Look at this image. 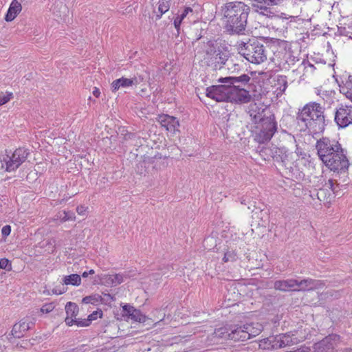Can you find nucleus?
Wrapping results in <instances>:
<instances>
[{"label":"nucleus","instance_id":"f257e3e1","mask_svg":"<svg viewBox=\"0 0 352 352\" xmlns=\"http://www.w3.org/2000/svg\"><path fill=\"white\" fill-rule=\"evenodd\" d=\"M319 159L331 170L342 171L347 170L349 160L342 145L336 139L323 137L316 144Z\"/></svg>","mask_w":352,"mask_h":352},{"label":"nucleus","instance_id":"f03ea898","mask_svg":"<svg viewBox=\"0 0 352 352\" xmlns=\"http://www.w3.org/2000/svg\"><path fill=\"white\" fill-rule=\"evenodd\" d=\"M250 8L241 1L225 3L221 8L224 28L231 34H241L245 30Z\"/></svg>","mask_w":352,"mask_h":352},{"label":"nucleus","instance_id":"7ed1b4c3","mask_svg":"<svg viewBox=\"0 0 352 352\" xmlns=\"http://www.w3.org/2000/svg\"><path fill=\"white\" fill-rule=\"evenodd\" d=\"M324 111V108L319 103L309 102L298 113V123L310 133H320L324 130L326 126Z\"/></svg>","mask_w":352,"mask_h":352},{"label":"nucleus","instance_id":"20e7f679","mask_svg":"<svg viewBox=\"0 0 352 352\" xmlns=\"http://www.w3.org/2000/svg\"><path fill=\"white\" fill-rule=\"evenodd\" d=\"M236 46L239 53L251 63L261 64L267 59L265 47L256 38L249 39L247 42L239 41Z\"/></svg>","mask_w":352,"mask_h":352},{"label":"nucleus","instance_id":"39448f33","mask_svg":"<svg viewBox=\"0 0 352 352\" xmlns=\"http://www.w3.org/2000/svg\"><path fill=\"white\" fill-rule=\"evenodd\" d=\"M263 327L258 322L230 325V340L245 341L259 335Z\"/></svg>","mask_w":352,"mask_h":352},{"label":"nucleus","instance_id":"423d86ee","mask_svg":"<svg viewBox=\"0 0 352 352\" xmlns=\"http://www.w3.org/2000/svg\"><path fill=\"white\" fill-rule=\"evenodd\" d=\"M277 129L278 124L275 116L270 114L257 124L254 133V140L259 144L267 142L271 140Z\"/></svg>","mask_w":352,"mask_h":352},{"label":"nucleus","instance_id":"0eeeda50","mask_svg":"<svg viewBox=\"0 0 352 352\" xmlns=\"http://www.w3.org/2000/svg\"><path fill=\"white\" fill-rule=\"evenodd\" d=\"M28 153L25 148H19L14 152H6L0 157L1 167L7 172L16 170L27 159Z\"/></svg>","mask_w":352,"mask_h":352},{"label":"nucleus","instance_id":"6e6552de","mask_svg":"<svg viewBox=\"0 0 352 352\" xmlns=\"http://www.w3.org/2000/svg\"><path fill=\"white\" fill-rule=\"evenodd\" d=\"M307 334L306 330L300 327L286 333L276 335L274 338L275 344H274L273 346L280 349L297 344L304 341L307 338Z\"/></svg>","mask_w":352,"mask_h":352},{"label":"nucleus","instance_id":"1a4fd4ad","mask_svg":"<svg viewBox=\"0 0 352 352\" xmlns=\"http://www.w3.org/2000/svg\"><path fill=\"white\" fill-rule=\"evenodd\" d=\"M334 121L339 129H344L352 124V105L340 104L334 112Z\"/></svg>","mask_w":352,"mask_h":352},{"label":"nucleus","instance_id":"9d476101","mask_svg":"<svg viewBox=\"0 0 352 352\" xmlns=\"http://www.w3.org/2000/svg\"><path fill=\"white\" fill-rule=\"evenodd\" d=\"M340 342L341 338L339 335L331 334L314 344V349L315 352H334Z\"/></svg>","mask_w":352,"mask_h":352},{"label":"nucleus","instance_id":"9b49d317","mask_svg":"<svg viewBox=\"0 0 352 352\" xmlns=\"http://www.w3.org/2000/svg\"><path fill=\"white\" fill-rule=\"evenodd\" d=\"M213 85L206 89V96L217 102L229 101L230 87L226 83Z\"/></svg>","mask_w":352,"mask_h":352},{"label":"nucleus","instance_id":"f8f14e48","mask_svg":"<svg viewBox=\"0 0 352 352\" xmlns=\"http://www.w3.org/2000/svg\"><path fill=\"white\" fill-rule=\"evenodd\" d=\"M36 319L33 316H27L16 323L12 328V335L15 338L23 337L25 333L31 329L35 324Z\"/></svg>","mask_w":352,"mask_h":352},{"label":"nucleus","instance_id":"ddd939ff","mask_svg":"<svg viewBox=\"0 0 352 352\" xmlns=\"http://www.w3.org/2000/svg\"><path fill=\"white\" fill-rule=\"evenodd\" d=\"M251 100L250 92L245 88L230 87L229 101L235 103H248Z\"/></svg>","mask_w":352,"mask_h":352},{"label":"nucleus","instance_id":"4468645a","mask_svg":"<svg viewBox=\"0 0 352 352\" xmlns=\"http://www.w3.org/2000/svg\"><path fill=\"white\" fill-rule=\"evenodd\" d=\"M266 106L261 102L251 103L248 106V113L255 122H261L267 116L265 114Z\"/></svg>","mask_w":352,"mask_h":352},{"label":"nucleus","instance_id":"2eb2a0df","mask_svg":"<svg viewBox=\"0 0 352 352\" xmlns=\"http://www.w3.org/2000/svg\"><path fill=\"white\" fill-rule=\"evenodd\" d=\"M78 307L76 303L69 302L66 304L65 311L67 314V317L65 321L67 325L72 326L75 324L78 327V321L82 320L76 318L78 314Z\"/></svg>","mask_w":352,"mask_h":352},{"label":"nucleus","instance_id":"dca6fc26","mask_svg":"<svg viewBox=\"0 0 352 352\" xmlns=\"http://www.w3.org/2000/svg\"><path fill=\"white\" fill-rule=\"evenodd\" d=\"M159 122L162 126L170 133L174 134L178 131L179 123L175 117L163 114L159 116Z\"/></svg>","mask_w":352,"mask_h":352},{"label":"nucleus","instance_id":"f3484780","mask_svg":"<svg viewBox=\"0 0 352 352\" xmlns=\"http://www.w3.org/2000/svg\"><path fill=\"white\" fill-rule=\"evenodd\" d=\"M124 314L129 316L131 320L139 322H145L147 318L140 310L135 309L133 307L125 305L122 307Z\"/></svg>","mask_w":352,"mask_h":352},{"label":"nucleus","instance_id":"a211bd4d","mask_svg":"<svg viewBox=\"0 0 352 352\" xmlns=\"http://www.w3.org/2000/svg\"><path fill=\"white\" fill-rule=\"evenodd\" d=\"M101 283L107 287H115L124 281V277L120 274H103L100 276Z\"/></svg>","mask_w":352,"mask_h":352},{"label":"nucleus","instance_id":"6ab92c4d","mask_svg":"<svg viewBox=\"0 0 352 352\" xmlns=\"http://www.w3.org/2000/svg\"><path fill=\"white\" fill-rule=\"evenodd\" d=\"M322 283L320 280L311 278L297 280L296 291H309L320 287Z\"/></svg>","mask_w":352,"mask_h":352},{"label":"nucleus","instance_id":"aec40b11","mask_svg":"<svg viewBox=\"0 0 352 352\" xmlns=\"http://www.w3.org/2000/svg\"><path fill=\"white\" fill-rule=\"evenodd\" d=\"M296 279L280 280L274 283V287L282 292L296 291Z\"/></svg>","mask_w":352,"mask_h":352},{"label":"nucleus","instance_id":"412c9836","mask_svg":"<svg viewBox=\"0 0 352 352\" xmlns=\"http://www.w3.org/2000/svg\"><path fill=\"white\" fill-rule=\"evenodd\" d=\"M251 80V77L248 74H242L239 76H228L220 78L219 82L226 84L241 83V85H246Z\"/></svg>","mask_w":352,"mask_h":352},{"label":"nucleus","instance_id":"4be33fe9","mask_svg":"<svg viewBox=\"0 0 352 352\" xmlns=\"http://www.w3.org/2000/svg\"><path fill=\"white\" fill-rule=\"evenodd\" d=\"M220 54V51H217L213 45L210 43L206 45L205 59H208L212 63H219V60L221 59Z\"/></svg>","mask_w":352,"mask_h":352},{"label":"nucleus","instance_id":"5701e85b","mask_svg":"<svg viewBox=\"0 0 352 352\" xmlns=\"http://www.w3.org/2000/svg\"><path fill=\"white\" fill-rule=\"evenodd\" d=\"M287 80L285 76L278 75L276 77L274 80V87L275 89L274 92L276 94V96H280L285 91L287 88Z\"/></svg>","mask_w":352,"mask_h":352},{"label":"nucleus","instance_id":"b1692460","mask_svg":"<svg viewBox=\"0 0 352 352\" xmlns=\"http://www.w3.org/2000/svg\"><path fill=\"white\" fill-rule=\"evenodd\" d=\"M21 4L16 0H13L10 5L5 19L6 21H13L17 14L21 11Z\"/></svg>","mask_w":352,"mask_h":352},{"label":"nucleus","instance_id":"393cba45","mask_svg":"<svg viewBox=\"0 0 352 352\" xmlns=\"http://www.w3.org/2000/svg\"><path fill=\"white\" fill-rule=\"evenodd\" d=\"M102 316V310L99 309L95 311L92 314H89L87 319H82L80 321H78V327H87L90 324L91 321L96 320L97 318H101Z\"/></svg>","mask_w":352,"mask_h":352},{"label":"nucleus","instance_id":"a878e982","mask_svg":"<svg viewBox=\"0 0 352 352\" xmlns=\"http://www.w3.org/2000/svg\"><path fill=\"white\" fill-rule=\"evenodd\" d=\"M63 283L66 285H72L78 286L81 283V278L77 274L65 276L63 278Z\"/></svg>","mask_w":352,"mask_h":352},{"label":"nucleus","instance_id":"bb28decb","mask_svg":"<svg viewBox=\"0 0 352 352\" xmlns=\"http://www.w3.org/2000/svg\"><path fill=\"white\" fill-rule=\"evenodd\" d=\"M120 79L122 88H127L133 85H137L143 80V78L134 77L133 78H126L122 77Z\"/></svg>","mask_w":352,"mask_h":352},{"label":"nucleus","instance_id":"cd10ccee","mask_svg":"<svg viewBox=\"0 0 352 352\" xmlns=\"http://www.w3.org/2000/svg\"><path fill=\"white\" fill-rule=\"evenodd\" d=\"M170 0H160L158 1L157 14L156 16L157 19H160L163 14L168 11L170 9Z\"/></svg>","mask_w":352,"mask_h":352},{"label":"nucleus","instance_id":"c85d7f7f","mask_svg":"<svg viewBox=\"0 0 352 352\" xmlns=\"http://www.w3.org/2000/svg\"><path fill=\"white\" fill-rule=\"evenodd\" d=\"M275 336H270L269 338L263 339L260 341L259 343V347L263 349H278V347L273 346L274 344H275V342L274 338Z\"/></svg>","mask_w":352,"mask_h":352},{"label":"nucleus","instance_id":"c756f323","mask_svg":"<svg viewBox=\"0 0 352 352\" xmlns=\"http://www.w3.org/2000/svg\"><path fill=\"white\" fill-rule=\"evenodd\" d=\"M57 218L60 219V221L65 222L67 221H74L76 216L74 213L71 211L63 210L58 213Z\"/></svg>","mask_w":352,"mask_h":352},{"label":"nucleus","instance_id":"7c9ffc66","mask_svg":"<svg viewBox=\"0 0 352 352\" xmlns=\"http://www.w3.org/2000/svg\"><path fill=\"white\" fill-rule=\"evenodd\" d=\"M230 326H228L215 329L214 334L217 338L230 340Z\"/></svg>","mask_w":352,"mask_h":352},{"label":"nucleus","instance_id":"2f4dec72","mask_svg":"<svg viewBox=\"0 0 352 352\" xmlns=\"http://www.w3.org/2000/svg\"><path fill=\"white\" fill-rule=\"evenodd\" d=\"M194 12L190 7H186L180 14H178L177 17L182 20L184 23L186 21L190 22V18L193 16Z\"/></svg>","mask_w":352,"mask_h":352},{"label":"nucleus","instance_id":"473e14b6","mask_svg":"<svg viewBox=\"0 0 352 352\" xmlns=\"http://www.w3.org/2000/svg\"><path fill=\"white\" fill-rule=\"evenodd\" d=\"M101 296L98 294H94L85 296L82 298V302L85 304L98 305L101 302Z\"/></svg>","mask_w":352,"mask_h":352},{"label":"nucleus","instance_id":"72a5a7b5","mask_svg":"<svg viewBox=\"0 0 352 352\" xmlns=\"http://www.w3.org/2000/svg\"><path fill=\"white\" fill-rule=\"evenodd\" d=\"M236 258H237V255L234 250H227L224 254L223 261L225 263L233 262V261H236Z\"/></svg>","mask_w":352,"mask_h":352},{"label":"nucleus","instance_id":"f704fd0d","mask_svg":"<svg viewBox=\"0 0 352 352\" xmlns=\"http://www.w3.org/2000/svg\"><path fill=\"white\" fill-rule=\"evenodd\" d=\"M340 92L345 93L346 91H352V76H349L348 79L343 83V85H340Z\"/></svg>","mask_w":352,"mask_h":352},{"label":"nucleus","instance_id":"c9c22d12","mask_svg":"<svg viewBox=\"0 0 352 352\" xmlns=\"http://www.w3.org/2000/svg\"><path fill=\"white\" fill-rule=\"evenodd\" d=\"M13 98V94L12 92H6L0 94V106H2L8 102Z\"/></svg>","mask_w":352,"mask_h":352},{"label":"nucleus","instance_id":"e433bc0d","mask_svg":"<svg viewBox=\"0 0 352 352\" xmlns=\"http://www.w3.org/2000/svg\"><path fill=\"white\" fill-rule=\"evenodd\" d=\"M54 308H55V305L54 303H52V302L47 303V304L44 305L41 308V311L44 314H48V313H50L51 311H52Z\"/></svg>","mask_w":352,"mask_h":352},{"label":"nucleus","instance_id":"4c0bfd02","mask_svg":"<svg viewBox=\"0 0 352 352\" xmlns=\"http://www.w3.org/2000/svg\"><path fill=\"white\" fill-rule=\"evenodd\" d=\"M122 88L120 79H116L113 80L111 83V90L113 92H116L119 89Z\"/></svg>","mask_w":352,"mask_h":352},{"label":"nucleus","instance_id":"58836bf2","mask_svg":"<svg viewBox=\"0 0 352 352\" xmlns=\"http://www.w3.org/2000/svg\"><path fill=\"white\" fill-rule=\"evenodd\" d=\"M88 208L84 206H79L76 208V212L79 215L85 216Z\"/></svg>","mask_w":352,"mask_h":352},{"label":"nucleus","instance_id":"ea45409f","mask_svg":"<svg viewBox=\"0 0 352 352\" xmlns=\"http://www.w3.org/2000/svg\"><path fill=\"white\" fill-rule=\"evenodd\" d=\"M11 232V227L9 225L3 226L1 229V234L3 236H8Z\"/></svg>","mask_w":352,"mask_h":352},{"label":"nucleus","instance_id":"a19ab883","mask_svg":"<svg viewBox=\"0 0 352 352\" xmlns=\"http://www.w3.org/2000/svg\"><path fill=\"white\" fill-rule=\"evenodd\" d=\"M182 23H184V21L176 16V18L174 20V26L177 30V34L179 33L180 25Z\"/></svg>","mask_w":352,"mask_h":352},{"label":"nucleus","instance_id":"79ce46f5","mask_svg":"<svg viewBox=\"0 0 352 352\" xmlns=\"http://www.w3.org/2000/svg\"><path fill=\"white\" fill-rule=\"evenodd\" d=\"M9 263V261L6 258L0 259V269H6Z\"/></svg>","mask_w":352,"mask_h":352},{"label":"nucleus","instance_id":"37998d69","mask_svg":"<svg viewBox=\"0 0 352 352\" xmlns=\"http://www.w3.org/2000/svg\"><path fill=\"white\" fill-rule=\"evenodd\" d=\"M65 292H66V289L65 288H63L62 289H58V288H54L52 289V293L56 295L62 294L65 293Z\"/></svg>","mask_w":352,"mask_h":352},{"label":"nucleus","instance_id":"c03bdc74","mask_svg":"<svg viewBox=\"0 0 352 352\" xmlns=\"http://www.w3.org/2000/svg\"><path fill=\"white\" fill-rule=\"evenodd\" d=\"M336 183V182L333 179H329L328 181V185L329 186V188L331 189V190L333 192L336 190V188L335 186Z\"/></svg>","mask_w":352,"mask_h":352},{"label":"nucleus","instance_id":"a18cd8bd","mask_svg":"<svg viewBox=\"0 0 352 352\" xmlns=\"http://www.w3.org/2000/svg\"><path fill=\"white\" fill-rule=\"evenodd\" d=\"M346 98L352 102V91H346L345 93H343Z\"/></svg>","mask_w":352,"mask_h":352},{"label":"nucleus","instance_id":"49530a36","mask_svg":"<svg viewBox=\"0 0 352 352\" xmlns=\"http://www.w3.org/2000/svg\"><path fill=\"white\" fill-rule=\"evenodd\" d=\"M228 87L242 88L241 83L226 84Z\"/></svg>","mask_w":352,"mask_h":352},{"label":"nucleus","instance_id":"de8ad7c7","mask_svg":"<svg viewBox=\"0 0 352 352\" xmlns=\"http://www.w3.org/2000/svg\"><path fill=\"white\" fill-rule=\"evenodd\" d=\"M100 91L99 89H98L97 87H95L93 91V95L94 96H96V98H98L100 96Z\"/></svg>","mask_w":352,"mask_h":352},{"label":"nucleus","instance_id":"09e8293b","mask_svg":"<svg viewBox=\"0 0 352 352\" xmlns=\"http://www.w3.org/2000/svg\"><path fill=\"white\" fill-rule=\"evenodd\" d=\"M94 274V270H90L89 272H84L82 274V276L85 278V277H87L89 274Z\"/></svg>","mask_w":352,"mask_h":352},{"label":"nucleus","instance_id":"8fccbe9b","mask_svg":"<svg viewBox=\"0 0 352 352\" xmlns=\"http://www.w3.org/2000/svg\"><path fill=\"white\" fill-rule=\"evenodd\" d=\"M343 352H352V348H346L343 350Z\"/></svg>","mask_w":352,"mask_h":352},{"label":"nucleus","instance_id":"3c124183","mask_svg":"<svg viewBox=\"0 0 352 352\" xmlns=\"http://www.w3.org/2000/svg\"><path fill=\"white\" fill-rule=\"evenodd\" d=\"M287 157V155H285V157L282 159V162H283V163H285V160H286V157Z\"/></svg>","mask_w":352,"mask_h":352},{"label":"nucleus","instance_id":"603ef678","mask_svg":"<svg viewBox=\"0 0 352 352\" xmlns=\"http://www.w3.org/2000/svg\"><path fill=\"white\" fill-rule=\"evenodd\" d=\"M133 135L132 134H129V138H130V137Z\"/></svg>","mask_w":352,"mask_h":352}]
</instances>
